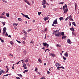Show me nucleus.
<instances>
[{
	"instance_id": "f257e3e1",
	"label": "nucleus",
	"mask_w": 79,
	"mask_h": 79,
	"mask_svg": "<svg viewBox=\"0 0 79 79\" xmlns=\"http://www.w3.org/2000/svg\"><path fill=\"white\" fill-rule=\"evenodd\" d=\"M55 35L56 37H60L61 36V33L58 31L57 32L55 33Z\"/></svg>"
},
{
	"instance_id": "f03ea898",
	"label": "nucleus",
	"mask_w": 79,
	"mask_h": 79,
	"mask_svg": "<svg viewBox=\"0 0 79 79\" xmlns=\"http://www.w3.org/2000/svg\"><path fill=\"white\" fill-rule=\"evenodd\" d=\"M43 44L44 47H46V46H47V48H48V47H49V45L45 42L43 43Z\"/></svg>"
},
{
	"instance_id": "7ed1b4c3",
	"label": "nucleus",
	"mask_w": 79,
	"mask_h": 79,
	"mask_svg": "<svg viewBox=\"0 0 79 79\" xmlns=\"http://www.w3.org/2000/svg\"><path fill=\"white\" fill-rule=\"evenodd\" d=\"M21 14H22V15H23V17H26L28 19H30V18H29V17L28 16V15H25L23 13H21Z\"/></svg>"
},
{
	"instance_id": "20e7f679",
	"label": "nucleus",
	"mask_w": 79,
	"mask_h": 79,
	"mask_svg": "<svg viewBox=\"0 0 79 79\" xmlns=\"http://www.w3.org/2000/svg\"><path fill=\"white\" fill-rule=\"evenodd\" d=\"M69 19L70 21H73L74 20L73 19V16L71 15H70L69 16Z\"/></svg>"
},
{
	"instance_id": "39448f33",
	"label": "nucleus",
	"mask_w": 79,
	"mask_h": 79,
	"mask_svg": "<svg viewBox=\"0 0 79 79\" xmlns=\"http://www.w3.org/2000/svg\"><path fill=\"white\" fill-rule=\"evenodd\" d=\"M67 42L68 44H71V43H72V42L71 40H70V39H68L67 40Z\"/></svg>"
},
{
	"instance_id": "423d86ee",
	"label": "nucleus",
	"mask_w": 79,
	"mask_h": 79,
	"mask_svg": "<svg viewBox=\"0 0 79 79\" xmlns=\"http://www.w3.org/2000/svg\"><path fill=\"white\" fill-rule=\"evenodd\" d=\"M47 2H46V0H43V2L42 3V5H44L45 4H46Z\"/></svg>"
},
{
	"instance_id": "0eeeda50",
	"label": "nucleus",
	"mask_w": 79,
	"mask_h": 79,
	"mask_svg": "<svg viewBox=\"0 0 79 79\" xmlns=\"http://www.w3.org/2000/svg\"><path fill=\"white\" fill-rule=\"evenodd\" d=\"M53 24H56L58 23V22H57V19L55 20L53 22Z\"/></svg>"
},
{
	"instance_id": "6e6552de",
	"label": "nucleus",
	"mask_w": 79,
	"mask_h": 79,
	"mask_svg": "<svg viewBox=\"0 0 79 79\" xmlns=\"http://www.w3.org/2000/svg\"><path fill=\"white\" fill-rule=\"evenodd\" d=\"M64 55L66 57H68V53L67 52H66L64 54Z\"/></svg>"
},
{
	"instance_id": "1a4fd4ad",
	"label": "nucleus",
	"mask_w": 79,
	"mask_h": 79,
	"mask_svg": "<svg viewBox=\"0 0 79 79\" xmlns=\"http://www.w3.org/2000/svg\"><path fill=\"white\" fill-rule=\"evenodd\" d=\"M24 1L26 3H27L28 5H30V3L29 2V1H27V0H24Z\"/></svg>"
},
{
	"instance_id": "9d476101",
	"label": "nucleus",
	"mask_w": 79,
	"mask_h": 79,
	"mask_svg": "<svg viewBox=\"0 0 79 79\" xmlns=\"http://www.w3.org/2000/svg\"><path fill=\"white\" fill-rule=\"evenodd\" d=\"M64 11V13H66V12H67L68 11V8L64 9H63Z\"/></svg>"
},
{
	"instance_id": "9b49d317",
	"label": "nucleus",
	"mask_w": 79,
	"mask_h": 79,
	"mask_svg": "<svg viewBox=\"0 0 79 79\" xmlns=\"http://www.w3.org/2000/svg\"><path fill=\"white\" fill-rule=\"evenodd\" d=\"M67 5H66V4H65L64 6H63V9H65V8H67Z\"/></svg>"
},
{
	"instance_id": "f8f14e48",
	"label": "nucleus",
	"mask_w": 79,
	"mask_h": 79,
	"mask_svg": "<svg viewBox=\"0 0 79 79\" xmlns=\"http://www.w3.org/2000/svg\"><path fill=\"white\" fill-rule=\"evenodd\" d=\"M6 27H4L3 28V32H6Z\"/></svg>"
},
{
	"instance_id": "ddd939ff",
	"label": "nucleus",
	"mask_w": 79,
	"mask_h": 79,
	"mask_svg": "<svg viewBox=\"0 0 79 79\" xmlns=\"http://www.w3.org/2000/svg\"><path fill=\"white\" fill-rule=\"evenodd\" d=\"M59 19L60 21H61V20H64V18L63 17H61L59 18Z\"/></svg>"
},
{
	"instance_id": "4468645a",
	"label": "nucleus",
	"mask_w": 79,
	"mask_h": 79,
	"mask_svg": "<svg viewBox=\"0 0 79 79\" xmlns=\"http://www.w3.org/2000/svg\"><path fill=\"white\" fill-rule=\"evenodd\" d=\"M56 66H60V64L58 63H56Z\"/></svg>"
},
{
	"instance_id": "2eb2a0df",
	"label": "nucleus",
	"mask_w": 79,
	"mask_h": 79,
	"mask_svg": "<svg viewBox=\"0 0 79 79\" xmlns=\"http://www.w3.org/2000/svg\"><path fill=\"white\" fill-rule=\"evenodd\" d=\"M72 24H73V25H74V26L76 27V23H75V22H73L72 23Z\"/></svg>"
},
{
	"instance_id": "dca6fc26",
	"label": "nucleus",
	"mask_w": 79,
	"mask_h": 79,
	"mask_svg": "<svg viewBox=\"0 0 79 79\" xmlns=\"http://www.w3.org/2000/svg\"><path fill=\"white\" fill-rule=\"evenodd\" d=\"M18 19L19 21H21V22H22L23 21V20H22V19L20 18H18Z\"/></svg>"
},
{
	"instance_id": "f3484780",
	"label": "nucleus",
	"mask_w": 79,
	"mask_h": 79,
	"mask_svg": "<svg viewBox=\"0 0 79 79\" xmlns=\"http://www.w3.org/2000/svg\"><path fill=\"white\" fill-rule=\"evenodd\" d=\"M13 26H18V24L17 23L16 24V23H14Z\"/></svg>"
},
{
	"instance_id": "a211bd4d",
	"label": "nucleus",
	"mask_w": 79,
	"mask_h": 79,
	"mask_svg": "<svg viewBox=\"0 0 79 79\" xmlns=\"http://www.w3.org/2000/svg\"><path fill=\"white\" fill-rule=\"evenodd\" d=\"M6 16L7 17H9V16H10V14L8 13H6Z\"/></svg>"
},
{
	"instance_id": "6ab92c4d",
	"label": "nucleus",
	"mask_w": 79,
	"mask_h": 79,
	"mask_svg": "<svg viewBox=\"0 0 79 79\" xmlns=\"http://www.w3.org/2000/svg\"><path fill=\"white\" fill-rule=\"evenodd\" d=\"M44 21H47V20H48L47 19V17L44 18Z\"/></svg>"
},
{
	"instance_id": "aec40b11",
	"label": "nucleus",
	"mask_w": 79,
	"mask_h": 79,
	"mask_svg": "<svg viewBox=\"0 0 79 79\" xmlns=\"http://www.w3.org/2000/svg\"><path fill=\"white\" fill-rule=\"evenodd\" d=\"M38 61H39L40 63H42V61L40 59H38Z\"/></svg>"
},
{
	"instance_id": "412c9836",
	"label": "nucleus",
	"mask_w": 79,
	"mask_h": 79,
	"mask_svg": "<svg viewBox=\"0 0 79 79\" xmlns=\"http://www.w3.org/2000/svg\"><path fill=\"white\" fill-rule=\"evenodd\" d=\"M23 53H24L25 55H26V53H27V52H26V51L24 50L23 51Z\"/></svg>"
},
{
	"instance_id": "4be33fe9",
	"label": "nucleus",
	"mask_w": 79,
	"mask_h": 79,
	"mask_svg": "<svg viewBox=\"0 0 79 79\" xmlns=\"http://www.w3.org/2000/svg\"><path fill=\"white\" fill-rule=\"evenodd\" d=\"M66 36H63L62 37V39H66Z\"/></svg>"
},
{
	"instance_id": "5701e85b",
	"label": "nucleus",
	"mask_w": 79,
	"mask_h": 79,
	"mask_svg": "<svg viewBox=\"0 0 79 79\" xmlns=\"http://www.w3.org/2000/svg\"><path fill=\"white\" fill-rule=\"evenodd\" d=\"M58 32V31L56 30V31H54V32L52 33V34H55V32H56H56Z\"/></svg>"
},
{
	"instance_id": "b1692460",
	"label": "nucleus",
	"mask_w": 79,
	"mask_h": 79,
	"mask_svg": "<svg viewBox=\"0 0 79 79\" xmlns=\"http://www.w3.org/2000/svg\"><path fill=\"white\" fill-rule=\"evenodd\" d=\"M27 71H28V70H24L23 73H26V72H27Z\"/></svg>"
},
{
	"instance_id": "393cba45",
	"label": "nucleus",
	"mask_w": 79,
	"mask_h": 79,
	"mask_svg": "<svg viewBox=\"0 0 79 79\" xmlns=\"http://www.w3.org/2000/svg\"><path fill=\"white\" fill-rule=\"evenodd\" d=\"M10 44H11L12 45H13V41H10Z\"/></svg>"
},
{
	"instance_id": "a878e982",
	"label": "nucleus",
	"mask_w": 79,
	"mask_h": 79,
	"mask_svg": "<svg viewBox=\"0 0 79 79\" xmlns=\"http://www.w3.org/2000/svg\"><path fill=\"white\" fill-rule=\"evenodd\" d=\"M64 32H62L61 33V35H62V36H63V35H64Z\"/></svg>"
},
{
	"instance_id": "bb28decb",
	"label": "nucleus",
	"mask_w": 79,
	"mask_h": 79,
	"mask_svg": "<svg viewBox=\"0 0 79 79\" xmlns=\"http://www.w3.org/2000/svg\"><path fill=\"white\" fill-rule=\"evenodd\" d=\"M25 62L26 63H27V62H28V59L27 58L26 59V60L25 61Z\"/></svg>"
},
{
	"instance_id": "cd10ccee",
	"label": "nucleus",
	"mask_w": 79,
	"mask_h": 79,
	"mask_svg": "<svg viewBox=\"0 0 79 79\" xmlns=\"http://www.w3.org/2000/svg\"><path fill=\"white\" fill-rule=\"evenodd\" d=\"M1 23H2V24H3V26H4V25H5V22H2Z\"/></svg>"
},
{
	"instance_id": "c85d7f7f",
	"label": "nucleus",
	"mask_w": 79,
	"mask_h": 79,
	"mask_svg": "<svg viewBox=\"0 0 79 79\" xmlns=\"http://www.w3.org/2000/svg\"><path fill=\"white\" fill-rule=\"evenodd\" d=\"M18 76H20V77H23V75H22L21 74H18Z\"/></svg>"
},
{
	"instance_id": "c756f323",
	"label": "nucleus",
	"mask_w": 79,
	"mask_h": 79,
	"mask_svg": "<svg viewBox=\"0 0 79 79\" xmlns=\"http://www.w3.org/2000/svg\"><path fill=\"white\" fill-rule=\"evenodd\" d=\"M8 75H10V74H7L6 75H4L3 76V77H4V76H8Z\"/></svg>"
},
{
	"instance_id": "7c9ffc66",
	"label": "nucleus",
	"mask_w": 79,
	"mask_h": 79,
	"mask_svg": "<svg viewBox=\"0 0 79 79\" xmlns=\"http://www.w3.org/2000/svg\"><path fill=\"white\" fill-rule=\"evenodd\" d=\"M42 13V12H38V15H39V16H40V15H41V14H41Z\"/></svg>"
},
{
	"instance_id": "2f4dec72",
	"label": "nucleus",
	"mask_w": 79,
	"mask_h": 79,
	"mask_svg": "<svg viewBox=\"0 0 79 79\" xmlns=\"http://www.w3.org/2000/svg\"><path fill=\"white\" fill-rule=\"evenodd\" d=\"M51 55L53 57L54 56H55V54H51Z\"/></svg>"
},
{
	"instance_id": "473e14b6",
	"label": "nucleus",
	"mask_w": 79,
	"mask_h": 79,
	"mask_svg": "<svg viewBox=\"0 0 79 79\" xmlns=\"http://www.w3.org/2000/svg\"><path fill=\"white\" fill-rule=\"evenodd\" d=\"M75 9L76 10V7H77V4H76V3H75Z\"/></svg>"
},
{
	"instance_id": "72a5a7b5",
	"label": "nucleus",
	"mask_w": 79,
	"mask_h": 79,
	"mask_svg": "<svg viewBox=\"0 0 79 79\" xmlns=\"http://www.w3.org/2000/svg\"><path fill=\"white\" fill-rule=\"evenodd\" d=\"M40 79H45V77H42Z\"/></svg>"
},
{
	"instance_id": "f704fd0d",
	"label": "nucleus",
	"mask_w": 79,
	"mask_h": 79,
	"mask_svg": "<svg viewBox=\"0 0 79 79\" xmlns=\"http://www.w3.org/2000/svg\"><path fill=\"white\" fill-rule=\"evenodd\" d=\"M63 59H64V60H66V58L64 56H63Z\"/></svg>"
},
{
	"instance_id": "c9c22d12",
	"label": "nucleus",
	"mask_w": 79,
	"mask_h": 79,
	"mask_svg": "<svg viewBox=\"0 0 79 79\" xmlns=\"http://www.w3.org/2000/svg\"><path fill=\"white\" fill-rule=\"evenodd\" d=\"M32 31V29H30L28 30L27 31V32H30V31Z\"/></svg>"
},
{
	"instance_id": "e433bc0d",
	"label": "nucleus",
	"mask_w": 79,
	"mask_h": 79,
	"mask_svg": "<svg viewBox=\"0 0 79 79\" xmlns=\"http://www.w3.org/2000/svg\"><path fill=\"white\" fill-rule=\"evenodd\" d=\"M2 0V1H3V2H4V3H7V2L6 1L4 0Z\"/></svg>"
},
{
	"instance_id": "4c0bfd02",
	"label": "nucleus",
	"mask_w": 79,
	"mask_h": 79,
	"mask_svg": "<svg viewBox=\"0 0 79 79\" xmlns=\"http://www.w3.org/2000/svg\"><path fill=\"white\" fill-rule=\"evenodd\" d=\"M42 5H43V8H45V7H46V6H45V4Z\"/></svg>"
},
{
	"instance_id": "58836bf2",
	"label": "nucleus",
	"mask_w": 79,
	"mask_h": 79,
	"mask_svg": "<svg viewBox=\"0 0 79 79\" xmlns=\"http://www.w3.org/2000/svg\"><path fill=\"white\" fill-rule=\"evenodd\" d=\"M9 56H13V54H10L9 55Z\"/></svg>"
},
{
	"instance_id": "ea45409f",
	"label": "nucleus",
	"mask_w": 79,
	"mask_h": 79,
	"mask_svg": "<svg viewBox=\"0 0 79 79\" xmlns=\"http://www.w3.org/2000/svg\"><path fill=\"white\" fill-rule=\"evenodd\" d=\"M68 19H69V17H67V18H66L65 19V21H67V20Z\"/></svg>"
},
{
	"instance_id": "a19ab883",
	"label": "nucleus",
	"mask_w": 79,
	"mask_h": 79,
	"mask_svg": "<svg viewBox=\"0 0 79 79\" xmlns=\"http://www.w3.org/2000/svg\"><path fill=\"white\" fill-rule=\"evenodd\" d=\"M1 40L2 42V43L4 42V41L2 39H1V40Z\"/></svg>"
},
{
	"instance_id": "79ce46f5",
	"label": "nucleus",
	"mask_w": 79,
	"mask_h": 79,
	"mask_svg": "<svg viewBox=\"0 0 79 79\" xmlns=\"http://www.w3.org/2000/svg\"><path fill=\"white\" fill-rule=\"evenodd\" d=\"M35 71L37 72V68H36V69L35 70Z\"/></svg>"
},
{
	"instance_id": "37998d69",
	"label": "nucleus",
	"mask_w": 79,
	"mask_h": 79,
	"mask_svg": "<svg viewBox=\"0 0 79 79\" xmlns=\"http://www.w3.org/2000/svg\"><path fill=\"white\" fill-rule=\"evenodd\" d=\"M24 32L25 33V35H26V34H27V32H26V31H24Z\"/></svg>"
},
{
	"instance_id": "c03bdc74",
	"label": "nucleus",
	"mask_w": 79,
	"mask_h": 79,
	"mask_svg": "<svg viewBox=\"0 0 79 79\" xmlns=\"http://www.w3.org/2000/svg\"><path fill=\"white\" fill-rule=\"evenodd\" d=\"M47 74H50V72L48 71H47Z\"/></svg>"
},
{
	"instance_id": "a18cd8bd",
	"label": "nucleus",
	"mask_w": 79,
	"mask_h": 79,
	"mask_svg": "<svg viewBox=\"0 0 79 79\" xmlns=\"http://www.w3.org/2000/svg\"><path fill=\"white\" fill-rule=\"evenodd\" d=\"M25 66H26V64H24L23 65V67H25Z\"/></svg>"
},
{
	"instance_id": "49530a36",
	"label": "nucleus",
	"mask_w": 79,
	"mask_h": 79,
	"mask_svg": "<svg viewBox=\"0 0 79 79\" xmlns=\"http://www.w3.org/2000/svg\"><path fill=\"white\" fill-rule=\"evenodd\" d=\"M17 42H18V43H19V44H21V42H20L18 40H17Z\"/></svg>"
},
{
	"instance_id": "de8ad7c7",
	"label": "nucleus",
	"mask_w": 79,
	"mask_h": 79,
	"mask_svg": "<svg viewBox=\"0 0 79 79\" xmlns=\"http://www.w3.org/2000/svg\"><path fill=\"white\" fill-rule=\"evenodd\" d=\"M31 2L32 3H34V0H32Z\"/></svg>"
},
{
	"instance_id": "09e8293b",
	"label": "nucleus",
	"mask_w": 79,
	"mask_h": 79,
	"mask_svg": "<svg viewBox=\"0 0 79 79\" xmlns=\"http://www.w3.org/2000/svg\"><path fill=\"white\" fill-rule=\"evenodd\" d=\"M61 68V67H58L57 68V69H58L60 70V68Z\"/></svg>"
},
{
	"instance_id": "8fccbe9b",
	"label": "nucleus",
	"mask_w": 79,
	"mask_h": 79,
	"mask_svg": "<svg viewBox=\"0 0 79 79\" xmlns=\"http://www.w3.org/2000/svg\"><path fill=\"white\" fill-rule=\"evenodd\" d=\"M5 35L8 36V33L7 32L6 33V34H5Z\"/></svg>"
},
{
	"instance_id": "3c124183",
	"label": "nucleus",
	"mask_w": 79,
	"mask_h": 79,
	"mask_svg": "<svg viewBox=\"0 0 79 79\" xmlns=\"http://www.w3.org/2000/svg\"><path fill=\"white\" fill-rule=\"evenodd\" d=\"M56 46H57V47H60V45H58V44H57V45H56Z\"/></svg>"
},
{
	"instance_id": "603ef678",
	"label": "nucleus",
	"mask_w": 79,
	"mask_h": 79,
	"mask_svg": "<svg viewBox=\"0 0 79 79\" xmlns=\"http://www.w3.org/2000/svg\"><path fill=\"white\" fill-rule=\"evenodd\" d=\"M61 5H63V4L64 3V2H61Z\"/></svg>"
},
{
	"instance_id": "864d4df0",
	"label": "nucleus",
	"mask_w": 79,
	"mask_h": 79,
	"mask_svg": "<svg viewBox=\"0 0 79 79\" xmlns=\"http://www.w3.org/2000/svg\"><path fill=\"white\" fill-rule=\"evenodd\" d=\"M5 32H5L3 31V34H3V35H5Z\"/></svg>"
},
{
	"instance_id": "5fc2aeb1",
	"label": "nucleus",
	"mask_w": 79,
	"mask_h": 79,
	"mask_svg": "<svg viewBox=\"0 0 79 79\" xmlns=\"http://www.w3.org/2000/svg\"><path fill=\"white\" fill-rule=\"evenodd\" d=\"M46 37H47V35L45 34V37L44 38V39H46Z\"/></svg>"
},
{
	"instance_id": "6e6d98bb",
	"label": "nucleus",
	"mask_w": 79,
	"mask_h": 79,
	"mask_svg": "<svg viewBox=\"0 0 79 79\" xmlns=\"http://www.w3.org/2000/svg\"><path fill=\"white\" fill-rule=\"evenodd\" d=\"M48 49H46V50H45V52H46V51H47V50H48Z\"/></svg>"
},
{
	"instance_id": "4d7b16f0",
	"label": "nucleus",
	"mask_w": 79,
	"mask_h": 79,
	"mask_svg": "<svg viewBox=\"0 0 79 79\" xmlns=\"http://www.w3.org/2000/svg\"><path fill=\"white\" fill-rule=\"evenodd\" d=\"M5 15V12H3L2 14V15Z\"/></svg>"
},
{
	"instance_id": "13d9d810",
	"label": "nucleus",
	"mask_w": 79,
	"mask_h": 79,
	"mask_svg": "<svg viewBox=\"0 0 79 79\" xmlns=\"http://www.w3.org/2000/svg\"><path fill=\"white\" fill-rule=\"evenodd\" d=\"M8 36L9 37H10V38L11 37V35H8V36Z\"/></svg>"
},
{
	"instance_id": "bf43d9fd",
	"label": "nucleus",
	"mask_w": 79,
	"mask_h": 79,
	"mask_svg": "<svg viewBox=\"0 0 79 79\" xmlns=\"http://www.w3.org/2000/svg\"><path fill=\"white\" fill-rule=\"evenodd\" d=\"M8 71H9V69H7V71H6V73H8Z\"/></svg>"
},
{
	"instance_id": "052dcab7",
	"label": "nucleus",
	"mask_w": 79,
	"mask_h": 79,
	"mask_svg": "<svg viewBox=\"0 0 79 79\" xmlns=\"http://www.w3.org/2000/svg\"><path fill=\"white\" fill-rule=\"evenodd\" d=\"M61 67V68H62V69H64V67Z\"/></svg>"
},
{
	"instance_id": "680f3d73",
	"label": "nucleus",
	"mask_w": 79,
	"mask_h": 79,
	"mask_svg": "<svg viewBox=\"0 0 79 79\" xmlns=\"http://www.w3.org/2000/svg\"><path fill=\"white\" fill-rule=\"evenodd\" d=\"M72 31H74V28H73V29L72 30Z\"/></svg>"
},
{
	"instance_id": "e2e57ef3",
	"label": "nucleus",
	"mask_w": 79,
	"mask_h": 79,
	"mask_svg": "<svg viewBox=\"0 0 79 79\" xmlns=\"http://www.w3.org/2000/svg\"><path fill=\"white\" fill-rule=\"evenodd\" d=\"M52 26H54V27H55V25H54V24H52Z\"/></svg>"
},
{
	"instance_id": "0e129e2a",
	"label": "nucleus",
	"mask_w": 79,
	"mask_h": 79,
	"mask_svg": "<svg viewBox=\"0 0 79 79\" xmlns=\"http://www.w3.org/2000/svg\"><path fill=\"white\" fill-rule=\"evenodd\" d=\"M22 43L23 44H25V42L24 41H23Z\"/></svg>"
},
{
	"instance_id": "69168bd1",
	"label": "nucleus",
	"mask_w": 79,
	"mask_h": 79,
	"mask_svg": "<svg viewBox=\"0 0 79 79\" xmlns=\"http://www.w3.org/2000/svg\"><path fill=\"white\" fill-rule=\"evenodd\" d=\"M69 26H71V22H70L69 23Z\"/></svg>"
},
{
	"instance_id": "338daca9",
	"label": "nucleus",
	"mask_w": 79,
	"mask_h": 79,
	"mask_svg": "<svg viewBox=\"0 0 79 79\" xmlns=\"http://www.w3.org/2000/svg\"><path fill=\"white\" fill-rule=\"evenodd\" d=\"M45 31H47V28H45Z\"/></svg>"
},
{
	"instance_id": "774afa93",
	"label": "nucleus",
	"mask_w": 79,
	"mask_h": 79,
	"mask_svg": "<svg viewBox=\"0 0 79 79\" xmlns=\"http://www.w3.org/2000/svg\"><path fill=\"white\" fill-rule=\"evenodd\" d=\"M73 27H72L71 28H70V30H71V31H72V29H73Z\"/></svg>"
}]
</instances>
